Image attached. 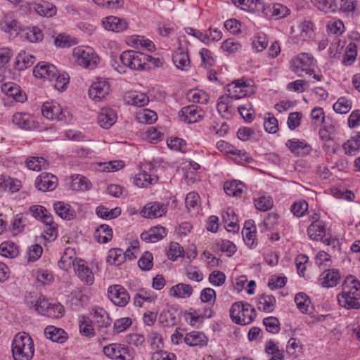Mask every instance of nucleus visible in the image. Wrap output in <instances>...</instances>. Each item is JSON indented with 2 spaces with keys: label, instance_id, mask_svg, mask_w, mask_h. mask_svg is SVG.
<instances>
[{
  "label": "nucleus",
  "instance_id": "60",
  "mask_svg": "<svg viewBox=\"0 0 360 360\" xmlns=\"http://www.w3.org/2000/svg\"><path fill=\"white\" fill-rule=\"evenodd\" d=\"M77 261L76 259H73L71 255H68V251H66L58 262V266L61 269L68 271L72 266L75 268V264Z\"/></svg>",
  "mask_w": 360,
  "mask_h": 360
},
{
  "label": "nucleus",
  "instance_id": "35",
  "mask_svg": "<svg viewBox=\"0 0 360 360\" xmlns=\"http://www.w3.org/2000/svg\"><path fill=\"white\" fill-rule=\"evenodd\" d=\"M35 11L41 16L50 18L56 14L57 8L53 4L42 1L34 6Z\"/></svg>",
  "mask_w": 360,
  "mask_h": 360
},
{
  "label": "nucleus",
  "instance_id": "31",
  "mask_svg": "<svg viewBox=\"0 0 360 360\" xmlns=\"http://www.w3.org/2000/svg\"><path fill=\"white\" fill-rule=\"evenodd\" d=\"M56 214L63 219L70 220L75 216V212L68 204L58 201L53 205Z\"/></svg>",
  "mask_w": 360,
  "mask_h": 360
},
{
  "label": "nucleus",
  "instance_id": "50",
  "mask_svg": "<svg viewBox=\"0 0 360 360\" xmlns=\"http://www.w3.org/2000/svg\"><path fill=\"white\" fill-rule=\"evenodd\" d=\"M352 108V103L345 97L340 98L333 105V110L340 114H345L348 112Z\"/></svg>",
  "mask_w": 360,
  "mask_h": 360
},
{
  "label": "nucleus",
  "instance_id": "13",
  "mask_svg": "<svg viewBox=\"0 0 360 360\" xmlns=\"http://www.w3.org/2000/svg\"><path fill=\"white\" fill-rule=\"evenodd\" d=\"M110 86L106 80H98L94 82L89 89L90 98L96 101H101L109 94Z\"/></svg>",
  "mask_w": 360,
  "mask_h": 360
},
{
  "label": "nucleus",
  "instance_id": "58",
  "mask_svg": "<svg viewBox=\"0 0 360 360\" xmlns=\"http://www.w3.org/2000/svg\"><path fill=\"white\" fill-rule=\"evenodd\" d=\"M184 252V249L178 243L172 242L167 252V257L170 260L174 261L177 257H181Z\"/></svg>",
  "mask_w": 360,
  "mask_h": 360
},
{
  "label": "nucleus",
  "instance_id": "62",
  "mask_svg": "<svg viewBox=\"0 0 360 360\" xmlns=\"http://www.w3.org/2000/svg\"><path fill=\"white\" fill-rule=\"evenodd\" d=\"M344 24L340 20L330 21L327 25L328 32L333 34H341L344 32Z\"/></svg>",
  "mask_w": 360,
  "mask_h": 360
},
{
  "label": "nucleus",
  "instance_id": "44",
  "mask_svg": "<svg viewBox=\"0 0 360 360\" xmlns=\"http://www.w3.org/2000/svg\"><path fill=\"white\" fill-rule=\"evenodd\" d=\"M295 302L298 309L302 313H307L311 303L309 297L304 292H299L295 297Z\"/></svg>",
  "mask_w": 360,
  "mask_h": 360
},
{
  "label": "nucleus",
  "instance_id": "6",
  "mask_svg": "<svg viewBox=\"0 0 360 360\" xmlns=\"http://www.w3.org/2000/svg\"><path fill=\"white\" fill-rule=\"evenodd\" d=\"M72 54L77 64L85 68L94 69L97 65L98 57L90 47H77Z\"/></svg>",
  "mask_w": 360,
  "mask_h": 360
},
{
  "label": "nucleus",
  "instance_id": "16",
  "mask_svg": "<svg viewBox=\"0 0 360 360\" xmlns=\"http://www.w3.org/2000/svg\"><path fill=\"white\" fill-rule=\"evenodd\" d=\"M102 25L106 30L115 32H123L128 27V23L124 19L112 15L104 18Z\"/></svg>",
  "mask_w": 360,
  "mask_h": 360
},
{
  "label": "nucleus",
  "instance_id": "39",
  "mask_svg": "<svg viewBox=\"0 0 360 360\" xmlns=\"http://www.w3.org/2000/svg\"><path fill=\"white\" fill-rule=\"evenodd\" d=\"M125 260L124 252L120 248H113L108 251L106 261L111 265H120Z\"/></svg>",
  "mask_w": 360,
  "mask_h": 360
},
{
  "label": "nucleus",
  "instance_id": "37",
  "mask_svg": "<svg viewBox=\"0 0 360 360\" xmlns=\"http://www.w3.org/2000/svg\"><path fill=\"white\" fill-rule=\"evenodd\" d=\"M13 122L23 129H30L32 120L30 115L27 113L16 112L13 115Z\"/></svg>",
  "mask_w": 360,
  "mask_h": 360
},
{
  "label": "nucleus",
  "instance_id": "56",
  "mask_svg": "<svg viewBox=\"0 0 360 360\" xmlns=\"http://www.w3.org/2000/svg\"><path fill=\"white\" fill-rule=\"evenodd\" d=\"M308 210V204L304 200H301L294 202L290 208L292 214L297 217H302Z\"/></svg>",
  "mask_w": 360,
  "mask_h": 360
},
{
  "label": "nucleus",
  "instance_id": "61",
  "mask_svg": "<svg viewBox=\"0 0 360 360\" xmlns=\"http://www.w3.org/2000/svg\"><path fill=\"white\" fill-rule=\"evenodd\" d=\"M268 115L269 117L264 119V127L266 131L270 134H274L278 129V120L275 117L271 116L270 114H268Z\"/></svg>",
  "mask_w": 360,
  "mask_h": 360
},
{
  "label": "nucleus",
  "instance_id": "57",
  "mask_svg": "<svg viewBox=\"0 0 360 360\" xmlns=\"http://www.w3.org/2000/svg\"><path fill=\"white\" fill-rule=\"evenodd\" d=\"M70 77L68 74H60L59 72L55 79L51 82H55L54 86L58 91H63L69 84Z\"/></svg>",
  "mask_w": 360,
  "mask_h": 360
},
{
  "label": "nucleus",
  "instance_id": "10",
  "mask_svg": "<svg viewBox=\"0 0 360 360\" xmlns=\"http://www.w3.org/2000/svg\"><path fill=\"white\" fill-rule=\"evenodd\" d=\"M108 297L117 306L124 307L129 301V295L126 289L120 285L110 286Z\"/></svg>",
  "mask_w": 360,
  "mask_h": 360
},
{
  "label": "nucleus",
  "instance_id": "32",
  "mask_svg": "<svg viewBox=\"0 0 360 360\" xmlns=\"http://www.w3.org/2000/svg\"><path fill=\"white\" fill-rule=\"evenodd\" d=\"M285 145L292 153L297 155L308 154L311 150L309 145L299 140H288Z\"/></svg>",
  "mask_w": 360,
  "mask_h": 360
},
{
  "label": "nucleus",
  "instance_id": "21",
  "mask_svg": "<svg viewBox=\"0 0 360 360\" xmlns=\"http://www.w3.org/2000/svg\"><path fill=\"white\" fill-rule=\"evenodd\" d=\"M307 234L310 239L314 240H322L327 245H330L331 238H325L326 229L325 223L321 224H310L307 229Z\"/></svg>",
  "mask_w": 360,
  "mask_h": 360
},
{
  "label": "nucleus",
  "instance_id": "26",
  "mask_svg": "<svg viewBox=\"0 0 360 360\" xmlns=\"http://www.w3.org/2000/svg\"><path fill=\"white\" fill-rule=\"evenodd\" d=\"M276 304V299L271 295H259L257 301V306L259 311L265 312H271L274 310Z\"/></svg>",
  "mask_w": 360,
  "mask_h": 360
},
{
  "label": "nucleus",
  "instance_id": "12",
  "mask_svg": "<svg viewBox=\"0 0 360 360\" xmlns=\"http://www.w3.org/2000/svg\"><path fill=\"white\" fill-rule=\"evenodd\" d=\"M179 115L183 122L191 124L201 120L205 116V112L197 105H191L182 108Z\"/></svg>",
  "mask_w": 360,
  "mask_h": 360
},
{
  "label": "nucleus",
  "instance_id": "25",
  "mask_svg": "<svg viewBox=\"0 0 360 360\" xmlns=\"http://www.w3.org/2000/svg\"><path fill=\"white\" fill-rule=\"evenodd\" d=\"M44 335L46 338L58 343H63L68 339V335L64 330L53 326H46L44 329Z\"/></svg>",
  "mask_w": 360,
  "mask_h": 360
},
{
  "label": "nucleus",
  "instance_id": "27",
  "mask_svg": "<svg viewBox=\"0 0 360 360\" xmlns=\"http://www.w3.org/2000/svg\"><path fill=\"white\" fill-rule=\"evenodd\" d=\"M172 60L178 69L186 70L190 65L188 53L182 48H179L173 54Z\"/></svg>",
  "mask_w": 360,
  "mask_h": 360
},
{
  "label": "nucleus",
  "instance_id": "47",
  "mask_svg": "<svg viewBox=\"0 0 360 360\" xmlns=\"http://www.w3.org/2000/svg\"><path fill=\"white\" fill-rule=\"evenodd\" d=\"M255 207L261 211L266 212L273 207V200L270 196H260L255 199Z\"/></svg>",
  "mask_w": 360,
  "mask_h": 360
},
{
  "label": "nucleus",
  "instance_id": "14",
  "mask_svg": "<svg viewBox=\"0 0 360 360\" xmlns=\"http://www.w3.org/2000/svg\"><path fill=\"white\" fill-rule=\"evenodd\" d=\"M35 187L40 191H53L58 184L57 177L50 173H41L35 180Z\"/></svg>",
  "mask_w": 360,
  "mask_h": 360
},
{
  "label": "nucleus",
  "instance_id": "54",
  "mask_svg": "<svg viewBox=\"0 0 360 360\" xmlns=\"http://www.w3.org/2000/svg\"><path fill=\"white\" fill-rule=\"evenodd\" d=\"M137 118L141 122H146L147 124H152L157 120V114L150 110L143 109L139 112Z\"/></svg>",
  "mask_w": 360,
  "mask_h": 360
},
{
  "label": "nucleus",
  "instance_id": "18",
  "mask_svg": "<svg viewBox=\"0 0 360 360\" xmlns=\"http://www.w3.org/2000/svg\"><path fill=\"white\" fill-rule=\"evenodd\" d=\"M117 114L109 108H103L98 115L97 120L100 126L104 129H109L117 120Z\"/></svg>",
  "mask_w": 360,
  "mask_h": 360
},
{
  "label": "nucleus",
  "instance_id": "1",
  "mask_svg": "<svg viewBox=\"0 0 360 360\" xmlns=\"http://www.w3.org/2000/svg\"><path fill=\"white\" fill-rule=\"evenodd\" d=\"M337 299L339 305L346 309H359L360 281L352 275L347 276Z\"/></svg>",
  "mask_w": 360,
  "mask_h": 360
},
{
  "label": "nucleus",
  "instance_id": "28",
  "mask_svg": "<svg viewBox=\"0 0 360 360\" xmlns=\"http://www.w3.org/2000/svg\"><path fill=\"white\" fill-rule=\"evenodd\" d=\"M125 100L128 104L136 107H143L149 102L148 96L146 94L137 91L128 93Z\"/></svg>",
  "mask_w": 360,
  "mask_h": 360
},
{
  "label": "nucleus",
  "instance_id": "51",
  "mask_svg": "<svg viewBox=\"0 0 360 360\" xmlns=\"http://www.w3.org/2000/svg\"><path fill=\"white\" fill-rule=\"evenodd\" d=\"M25 38L30 42H38L43 39L44 35L39 27H33L27 30Z\"/></svg>",
  "mask_w": 360,
  "mask_h": 360
},
{
  "label": "nucleus",
  "instance_id": "52",
  "mask_svg": "<svg viewBox=\"0 0 360 360\" xmlns=\"http://www.w3.org/2000/svg\"><path fill=\"white\" fill-rule=\"evenodd\" d=\"M63 306L59 303L51 304L49 306L45 315L52 319H59L63 316Z\"/></svg>",
  "mask_w": 360,
  "mask_h": 360
},
{
  "label": "nucleus",
  "instance_id": "8",
  "mask_svg": "<svg viewBox=\"0 0 360 360\" xmlns=\"http://www.w3.org/2000/svg\"><path fill=\"white\" fill-rule=\"evenodd\" d=\"M227 98L238 100L249 96L252 93V86L250 82L243 79H238L228 84Z\"/></svg>",
  "mask_w": 360,
  "mask_h": 360
},
{
  "label": "nucleus",
  "instance_id": "33",
  "mask_svg": "<svg viewBox=\"0 0 360 360\" xmlns=\"http://www.w3.org/2000/svg\"><path fill=\"white\" fill-rule=\"evenodd\" d=\"M96 240L100 243H106L112 239V230L107 224H101L94 232Z\"/></svg>",
  "mask_w": 360,
  "mask_h": 360
},
{
  "label": "nucleus",
  "instance_id": "36",
  "mask_svg": "<svg viewBox=\"0 0 360 360\" xmlns=\"http://www.w3.org/2000/svg\"><path fill=\"white\" fill-rule=\"evenodd\" d=\"M170 295L179 298L189 297L193 293V288L188 284L179 283L170 288Z\"/></svg>",
  "mask_w": 360,
  "mask_h": 360
},
{
  "label": "nucleus",
  "instance_id": "59",
  "mask_svg": "<svg viewBox=\"0 0 360 360\" xmlns=\"http://www.w3.org/2000/svg\"><path fill=\"white\" fill-rule=\"evenodd\" d=\"M0 26L2 30L8 32L11 30H17L18 22L13 20L9 15H5L4 18L0 22Z\"/></svg>",
  "mask_w": 360,
  "mask_h": 360
},
{
  "label": "nucleus",
  "instance_id": "15",
  "mask_svg": "<svg viewBox=\"0 0 360 360\" xmlns=\"http://www.w3.org/2000/svg\"><path fill=\"white\" fill-rule=\"evenodd\" d=\"M58 72L56 66L46 62L39 63L33 70V74L36 77L43 78L49 81L53 80Z\"/></svg>",
  "mask_w": 360,
  "mask_h": 360
},
{
  "label": "nucleus",
  "instance_id": "53",
  "mask_svg": "<svg viewBox=\"0 0 360 360\" xmlns=\"http://www.w3.org/2000/svg\"><path fill=\"white\" fill-rule=\"evenodd\" d=\"M263 324L266 330L273 334H276L280 330V323L278 319L274 316H269L264 319Z\"/></svg>",
  "mask_w": 360,
  "mask_h": 360
},
{
  "label": "nucleus",
  "instance_id": "19",
  "mask_svg": "<svg viewBox=\"0 0 360 360\" xmlns=\"http://www.w3.org/2000/svg\"><path fill=\"white\" fill-rule=\"evenodd\" d=\"M74 270L84 283L91 285L94 283V274L91 270L85 264L84 261L79 259L76 262Z\"/></svg>",
  "mask_w": 360,
  "mask_h": 360
},
{
  "label": "nucleus",
  "instance_id": "23",
  "mask_svg": "<svg viewBox=\"0 0 360 360\" xmlns=\"http://www.w3.org/2000/svg\"><path fill=\"white\" fill-rule=\"evenodd\" d=\"M233 4L244 11L252 13L262 12L264 6L261 0H231Z\"/></svg>",
  "mask_w": 360,
  "mask_h": 360
},
{
  "label": "nucleus",
  "instance_id": "4",
  "mask_svg": "<svg viewBox=\"0 0 360 360\" xmlns=\"http://www.w3.org/2000/svg\"><path fill=\"white\" fill-rule=\"evenodd\" d=\"M233 322L239 325L251 323L256 317V311L249 303L237 302L233 303L229 310Z\"/></svg>",
  "mask_w": 360,
  "mask_h": 360
},
{
  "label": "nucleus",
  "instance_id": "55",
  "mask_svg": "<svg viewBox=\"0 0 360 360\" xmlns=\"http://www.w3.org/2000/svg\"><path fill=\"white\" fill-rule=\"evenodd\" d=\"M242 234L244 242L249 248H255L257 246L256 228L251 231H248V229H245V230H243Z\"/></svg>",
  "mask_w": 360,
  "mask_h": 360
},
{
  "label": "nucleus",
  "instance_id": "2",
  "mask_svg": "<svg viewBox=\"0 0 360 360\" xmlns=\"http://www.w3.org/2000/svg\"><path fill=\"white\" fill-rule=\"evenodd\" d=\"M34 348L32 338L26 333L15 335L12 342V354L14 360H31Z\"/></svg>",
  "mask_w": 360,
  "mask_h": 360
},
{
  "label": "nucleus",
  "instance_id": "17",
  "mask_svg": "<svg viewBox=\"0 0 360 360\" xmlns=\"http://www.w3.org/2000/svg\"><path fill=\"white\" fill-rule=\"evenodd\" d=\"M93 323L99 328H108L112 320L107 311L101 307L94 308L91 314Z\"/></svg>",
  "mask_w": 360,
  "mask_h": 360
},
{
  "label": "nucleus",
  "instance_id": "48",
  "mask_svg": "<svg viewBox=\"0 0 360 360\" xmlns=\"http://www.w3.org/2000/svg\"><path fill=\"white\" fill-rule=\"evenodd\" d=\"M311 2L317 6L319 10L325 13L334 12L337 8V5L333 0H311Z\"/></svg>",
  "mask_w": 360,
  "mask_h": 360
},
{
  "label": "nucleus",
  "instance_id": "9",
  "mask_svg": "<svg viewBox=\"0 0 360 360\" xmlns=\"http://www.w3.org/2000/svg\"><path fill=\"white\" fill-rule=\"evenodd\" d=\"M314 63V58L308 53H302L291 60V70L292 72L301 76V72H306L307 74H311L312 70L311 67Z\"/></svg>",
  "mask_w": 360,
  "mask_h": 360
},
{
  "label": "nucleus",
  "instance_id": "40",
  "mask_svg": "<svg viewBox=\"0 0 360 360\" xmlns=\"http://www.w3.org/2000/svg\"><path fill=\"white\" fill-rule=\"evenodd\" d=\"M48 165L47 161L41 157H32L26 161L27 167L33 171L45 169L47 168Z\"/></svg>",
  "mask_w": 360,
  "mask_h": 360
},
{
  "label": "nucleus",
  "instance_id": "11",
  "mask_svg": "<svg viewBox=\"0 0 360 360\" xmlns=\"http://www.w3.org/2000/svg\"><path fill=\"white\" fill-rule=\"evenodd\" d=\"M167 205L159 202H150L147 203L142 209V217L148 219L161 217L166 214Z\"/></svg>",
  "mask_w": 360,
  "mask_h": 360
},
{
  "label": "nucleus",
  "instance_id": "38",
  "mask_svg": "<svg viewBox=\"0 0 360 360\" xmlns=\"http://www.w3.org/2000/svg\"><path fill=\"white\" fill-rule=\"evenodd\" d=\"M19 254L18 246L13 242H3L0 245V255L7 258H15Z\"/></svg>",
  "mask_w": 360,
  "mask_h": 360
},
{
  "label": "nucleus",
  "instance_id": "34",
  "mask_svg": "<svg viewBox=\"0 0 360 360\" xmlns=\"http://www.w3.org/2000/svg\"><path fill=\"white\" fill-rule=\"evenodd\" d=\"M347 155H355L360 149V132L356 133L342 145Z\"/></svg>",
  "mask_w": 360,
  "mask_h": 360
},
{
  "label": "nucleus",
  "instance_id": "7",
  "mask_svg": "<svg viewBox=\"0 0 360 360\" xmlns=\"http://www.w3.org/2000/svg\"><path fill=\"white\" fill-rule=\"evenodd\" d=\"M41 113L46 119L58 121H70L72 115L66 110H63L61 106L56 102H46L41 107Z\"/></svg>",
  "mask_w": 360,
  "mask_h": 360
},
{
  "label": "nucleus",
  "instance_id": "3",
  "mask_svg": "<svg viewBox=\"0 0 360 360\" xmlns=\"http://www.w3.org/2000/svg\"><path fill=\"white\" fill-rule=\"evenodd\" d=\"M120 58L123 65L135 70H148L149 63L155 60L152 56L134 50L122 52Z\"/></svg>",
  "mask_w": 360,
  "mask_h": 360
},
{
  "label": "nucleus",
  "instance_id": "64",
  "mask_svg": "<svg viewBox=\"0 0 360 360\" xmlns=\"http://www.w3.org/2000/svg\"><path fill=\"white\" fill-rule=\"evenodd\" d=\"M240 44L233 39H228L221 44L223 51L229 53H236L240 49Z\"/></svg>",
  "mask_w": 360,
  "mask_h": 360
},
{
  "label": "nucleus",
  "instance_id": "46",
  "mask_svg": "<svg viewBox=\"0 0 360 360\" xmlns=\"http://www.w3.org/2000/svg\"><path fill=\"white\" fill-rule=\"evenodd\" d=\"M238 111L246 122H250L255 118V110L252 104L249 102L244 105H239L238 107Z\"/></svg>",
  "mask_w": 360,
  "mask_h": 360
},
{
  "label": "nucleus",
  "instance_id": "49",
  "mask_svg": "<svg viewBox=\"0 0 360 360\" xmlns=\"http://www.w3.org/2000/svg\"><path fill=\"white\" fill-rule=\"evenodd\" d=\"M357 55L356 46L354 44L350 43L346 48L343 56L342 63L345 65H350L356 59Z\"/></svg>",
  "mask_w": 360,
  "mask_h": 360
},
{
  "label": "nucleus",
  "instance_id": "63",
  "mask_svg": "<svg viewBox=\"0 0 360 360\" xmlns=\"http://www.w3.org/2000/svg\"><path fill=\"white\" fill-rule=\"evenodd\" d=\"M267 45L266 35L264 33L258 34L252 41V46L257 51H262Z\"/></svg>",
  "mask_w": 360,
  "mask_h": 360
},
{
  "label": "nucleus",
  "instance_id": "42",
  "mask_svg": "<svg viewBox=\"0 0 360 360\" xmlns=\"http://www.w3.org/2000/svg\"><path fill=\"white\" fill-rule=\"evenodd\" d=\"M21 181L11 178H0V191H4L6 187H8L9 190L14 193L17 192L21 188Z\"/></svg>",
  "mask_w": 360,
  "mask_h": 360
},
{
  "label": "nucleus",
  "instance_id": "45",
  "mask_svg": "<svg viewBox=\"0 0 360 360\" xmlns=\"http://www.w3.org/2000/svg\"><path fill=\"white\" fill-rule=\"evenodd\" d=\"M71 187L73 190L84 191L90 188L91 183L86 177L82 175H77L72 177Z\"/></svg>",
  "mask_w": 360,
  "mask_h": 360
},
{
  "label": "nucleus",
  "instance_id": "30",
  "mask_svg": "<svg viewBox=\"0 0 360 360\" xmlns=\"http://www.w3.org/2000/svg\"><path fill=\"white\" fill-rule=\"evenodd\" d=\"M207 338L200 332L193 331L186 335L184 342L189 346H203L207 344Z\"/></svg>",
  "mask_w": 360,
  "mask_h": 360
},
{
  "label": "nucleus",
  "instance_id": "20",
  "mask_svg": "<svg viewBox=\"0 0 360 360\" xmlns=\"http://www.w3.org/2000/svg\"><path fill=\"white\" fill-rule=\"evenodd\" d=\"M166 236V229L161 226L150 228L141 235L142 240L146 243H156L162 240Z\"/></svg>",
  "mask_w": 360,
  "mask_h": 360
},
{
  "label": "nucleus",
  "instance_id": "43",
  "mask_svg": "<svg viewBox=\"0 0 360 360\" xmlns=\"http://www.w3.org/2000/svg\"><path fill=\"white\" fill-rule=\"evenodd\" d=\"M93 322L91 319L83 317L79 322V331L85 336L91 338L94 336V329L92 325Z\"/></svg>",
  "mask_w": 360,
  "mask_h": 360
},
{
  "label": "nucleus",
  "instance_id": "22",
  "mask_svg": "<svg viewBox=\"0 0 360 360\" xmlns=\"http://www.w3.org/2000/svg\"><path fill=\"white\" fill-rule=\"evenodd\" d=\"M321 285L323 288L336 286L340 281V275L338 270L332 269L324 271L320 276Z\"/></svg>",
  "mask_w": 360,
  "mask_h": 360
},
{
  "label": "nucleus",
  "instance_id": "29",
  "mask_svg": "<svg viewBox=\"0 0 360 360\" xmlns=\"http://www.w3.org/2000/svg\"><path fill=\"white\" fill-rule=\"evenodd\" d=\"M35 61V57L25 51H21L16 57L15 68L18 70H23L32 66Z\"/></svg>",
  "mask_w": 360,
  "mask_h": 360
},
{
  "label": "nucleus",
  "instance_id": "5",
  "mask_svg": "<svg viewBox=\"0 0 360 360\" xmlns=\"http://www.w3.org/2000/svg\"><path fill=\"white\" fill-rule=\"evenodd\" d=\"M103 352L108 358L113 360H132L135 356L133 349L119 343H112L103 347Z\"/></svg>",
  "mask_w": 360,
  "mask_h": 360
},
{
  "label": "nucleus",
  "instance_id": "24",
  "mask_svg": "<svg viewBox=\"0 0 360 360\" xmlns=\"http://www.w3.org/2000/svg\"><path fill=\"white\" fill-rule=\"evenodd\" d=\"M1 91L8 97H12L17 102H24L26 99L25 94H22L20 86L14 83H5L1 86Z\"/></svg>",
  "mask_w": 360,
  "mask_h": 360
},
{
  "label": "nucleus",
  "instance_id": "41",
  "mask_svg": "<svg viewBox=\"0 0 360 360\" xmlns=\"http://www.w3.org/2000/svg\"><path fill=\"white\" fill-rule=\"evenodd\" d=\"M224 190L229 196H240L243 193V184L236 181L226 182L224 186Z\"/></svg>",
  "mask_w": 360,
  "mask_h": 360
}]
</instances>
